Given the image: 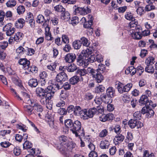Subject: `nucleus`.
<instances>
[{
    "label": "nucleus",
    "mask_w": 157,
    "mask_h": 157,
    "mask_svg": "<svg viewBox=\"0 0 157 157\" xmlns=\"http://www.w3.org/2000/svg\"><path fill=\"white\" fill-rule=\"evenodd\" d=\"M36 94L37 97L40 98V101L42 105L46 104V107L50 110L52 105L47 104V102L51 99L55 92L53 86H49L44 90L41 87H37L36 90Z\"/></svg>",
    "instance_id": "f257e3e1"
},
{
    "label": "nucleus",
    "mask_w": 157,
    "mask_h": 157,
    "mask_svg": "<svg viewBox=\"0 0 157 157\" xmlns=\"http://www.w3.org/2000/svg\"><path fill=\"white\" fill-rule=\"evenodd\" d=\"M22 95H23V101L27 104L32 106L34 109L37 112L41 113L43 110L42 106L39 104L36 101L33 100L31 99L30 95L26 93L23 92Z\"/></svg>",
    "instance_id": "f03ea898"
},
{
    "label": "nucleus",
    "mask_w": 157,
    "mask_h": 157,
    "mask_svg": "<svg viewBox=\"0 0 157 157\" xmlns=\"http://www.w3.org/2000/svg\"><path fill=\"white\" fill-rule=\"evenodd\" d=\"M81 123L80 121L76 120L74 122L71 131L76 137H78L79 135L82 137L84 136L85 132L83 128L81 129Z\"/></svg>",
    "instance_id": "7ed1b4c3"
},
{
    "label": "nucleus",
    "mask_w": 157,
    "mask_h": 157,
    "mask_svg": "<svg viewBox=\"0 0 157 157\" xmlns=\"http://www.w3.org/2000/svg\"><path fill=\"white\" fill-rule=\"evenodd\" d=\"M116 86L120 94H122L124 92L129 91L132 87V85L131 83H128L124 85L122 83L118 82L116 83Z\"/></svg>",
    "instance_id": "20e7f679"
},
{
    "label": "nucleus",
    "mask_w": 157,
    "mask_h": 157,
    "mask_svg": "<svg viewBox=\"0 0 157 157\" xmlns=\"http://www.w3.org/2000/svg\"><path fill=\"white\" fill-rule=\"evenodd\" d=\"M72 147V146L71 145L65 146L61 145V144L60 145V146H58V147H59V149L60 152L66 156L69 155L70 152H71L72 151L73 148Z\"/></svg>",
    "instance_id": "39448f33"
},
{
    "label": "nucleus",
    "mask_w": 157,
    "mask_h": 157,
    "mask_svg": "<svg viewBox=\"0 0 157 157\" xmlns=\"http://www.w3.org/2000/svg\"><path fill=\"white\" fill-rule=\"evenodd\" d=\"M128 125L131 128H133L136 127L138 128L143 126V124L141 122L133 119H131L128 121Z\"/></svg>",
    "instance_id": "423d86ee"
},
{
    "label": "nucleus",
    "mask_w": 157,
    "mask_h": 157,
    "mask_svg": "<svg viewBox=\"0 0 157 157\" xmlns=\"http://www.w3.org/2000/svg\"><path fill=\"white\" fill-rule=\"evenodd\" d=\"M138 22L136 20H135L131 21L129 24V27L130 28L129 33L133 31H136L139 30L138 26L137 25Z\"/></svg>",
    "instance_id": "0eeeda50"
},
{
    "label": "nucleus",
    "mask_w": 157,
    "mask_h": 157,
    "mask_svg": "<svg viewBox=\"0 0 157 157\" xmlns=\"http://www.w3.org/2000/svg\"><path fill=\"white\" fill-rule=\"evenodd\" d=\"M18 63L20 65H22L23 68L25 70L29 68V66L30 64V61L25 58L19 59Z\"/></svg>",
    "instance_id": "6e6552de"
},
{
    "label": "nucleus",
    "mask_w": 157,
    "mask_h": 157,
    "mask_svg": "<svg viewBox=\"0 0 157 157\" xmlns=\"http://www.w3.org/2000/svg\"><path fill=\"white\" fill-rule=\"evenodd\" d=\"M76 58V56L74 53H69L66 55L65 57L66 62L71 63L74 62Z\"/></svg>",
    "instance_id": "1a4fd4ad"
},
{
    "label": "nucleus",
    "mask_w": 157,
    "mask_h": 157,
    "mask_svg": "<svg viewBox=\"0 0 157 157\" xmlns=\"http://www.w3.org/2000/svg\"><path fill=\"white\" fill-rule=\"evenodd\" d=\"M56 79L57 82L65 81L67 79V76L66 74L63 72L59 73L56 75Z\"/></svg>",
    "instance_id": "9d476101"
},
{
    "label": "nucleus",
    "mask_w": 157,
    "mask_h": 157,
    "mask_svg": "<svg viewBox=\"0 0 157 157\" xmlns=\"http://www.w3.org/2000/svg\"><path fill=\"white\" fill-rule=\"evenodd\" d=\"M124 139V136L120 133L117 134L113 139L114 144L116 145H118L123 142Z\"/></svg>",
    "instance_id": "9b49d317"
},
{
    "label": "nucleus",
    "mask_w": 157,
    "mask_h": 157,
    "mask_svg": "<svg viewBox=\"0 0 157 157\" xmlns=\"http://www.w3.org/2000/svg\"><path fill=\"white\" fill-rule=\"evenodd\" d=\"M113 115L112 113H109L106 115H103L99 117L100 120L102 122L113 120Z\"/></svg>",
    "instance_id": "f8f14e48"
},
{
    "label": "nucleus",
    "mask_w": 157,
    "mask_h": 157,
    "mask_svg": "<svg viewBox=\"0 0 157 157\" xmlns=\"http://www.w3.org/2000/svg\"><path fill=\"white\" fill-rule=\"evenodd\" d=\"M101 101L105 103L108 104L111 103L112 101V98L105 94H103L101 96Z\"/></svg>",
    "instance_id": "ddd939ff"
},
{
    "label": "nucleus",
    "mask_w": 157,
    "mask_h": 157,
    "mask_svg": "<svg viewBox=\"0 0 157 157\" xmlns=\"http://www.w3.org/2000/svg\"><path fill=\"white\" fill-rule=\"evenodd\" d=\"M129 34L131 35L133 38L136 39H140L142 36L141 33L137 31H133L132 30V32H130Z\"/></svg>",
    "instance_id": "4468645a"
},
{
    "label": "nucleus",
    "mask_w": 157,
    "mask_h": 157,
    "mask_svg": "<svg viewBox=\"0 0 157 157\" xmlns=\"http://www.w3.org/2000/svg\"><path fill=\"white\" fill-rule=\"evenodd\" d=\"M139 103L141 105H145L149 102V99L148 97L146 95H143L141 97L139 100Z\"/></svg>",
    "instance_id": "2eb2a0df"
},
{
    "label": "nucleus",
    "mask_w": 157,
    "mask_h": 157,
    "mask_svg": "<svg viewBox=\"0 0 157 157\" xmlns=\"http://www.w3.org/2000/svg\"><path fill=\"white\" fill-rule=\"evenodd\" d=\"M25 21L22 18H20L16 21L15 26L17 28L21 29L25 25Z\"/></svg>",
    "instance_id": "dca6fc26"
},
{
    "label": "nucleus",
    "mask_w": 157,
    "mask_h": 157,
    "mask_svg": "<svg viewBox=\"0 0 157 157\" xmlns=\"http://www.w3.org/2000/svg\"><path fill=\"white\" fill-rule=\"evenodd\" d=\"M24 108L25 111L29 115H31L33 113V108L32 107V106L30 105H24Z\"/></svg>",
    "instance_id": "f3484780"
},
{
    "label": "nucleus",
    "mask_w": 157,
    "mask_h": 157,
    "mask_svg": "<svg viewBox=\"0 0 157 157\" xmlns=\"http://www.w3.org/2000/svg\"><path fill=\"white\" fill-rule=\"evenodd\" d=\"M87 113L88 119L91 118L97 113V110L94 107L88 110H87Z\"/></svg>",
    "instance_id": "a211bd4d"
},
{
    "label": "nucleus",
    "mask_w": 157,
    "mask_h": 157,
    "mask_svg": "<svg viewBox=\"0 0 157 157\" xmlns=\"http://www.w3.org/2000/svg\"><path fill=\"white\" fill-rule=\"evenodd\" d=\"M101 72L99 73L97 71L96 74L94 76L93 78H95L98 83H100L103 80L104 77L101 74Z\"/></svg>",
    "instance_id": "6ab92c4d"
},
{
    "label": "nucleus",
    "mask_w": 157,
    "mask_h": 157,
    "mask_svg": "<svg viewBox=\"0 0 157 157\" xmlns=\"http://www.w3.org/2000/svg\"><path fill=\"white\" fill-rule=\"evenodd\" d=\"M29 85L32 87H35L38 84V82L37 79L32 78L30 79L28 82Z\"/></svg>",
    "instance_id": "aec40b11"
},
{
    "label": "nucleus",
    "mask_w": 157,
    "mask_h": 157,
    "mask_svg": "<svg viewBox=\"0 0 157 157\" xmlns=\"http://www.w3.org/2000/svg\"><path fill=\"white\" fill-rule=\"evenodd\" d=\"M36 21L39 24H43V25H44L46 21L44 19V17L41 14H39L36 18Z\"/></svg>",
    "instance_id": "412c9836"
},
{
    "label": "nucleus",
    "mask_w": 157,
    "mask_h": 157,
    "mask_svg": "<svg viewBox=\"0 0 157 157\" xmlns=\"http://www.w3.org/2000/svg\"><path fill=\"white\" fill-rule=\"evenodd\" d=\"M85 10L83 8L78 7L75 10L74 12L75 13V14L84 15L86 14V12L84 11Z\"/></svg>",
    "instance_id": "4be33fe9"
},
{
    "label": "nucleus",
    "mask_w": 157,
    "mask_h": 157,
    "mask_svg": "<svg viewBox=\"0 0 157 157\" xmlns=\"http://www.w3.org/2000/svg\"><path fill=\"white\" fill-rule=\"evenodd\" d=\"M80 40L81 44H82L84 46L88 47L90 44V41L88 40L87 38L84 37H82L80 38Z\"/></svg>",
    "instance_id": "5701e85b"
},
{
    "label": "nucleus",
    "mask_w": 157,
    "mask_h": 157,
    "mask_svg": "<svg viewBox=\"0 0 157 157\" xmlns=\"http://www.w3.org/2000/svg\"><path fill=\"white\" fill-rule=\"evenodd\" d=\"M106 93L107 96L112 98L115 94V90L112 87H109L106 90Z\"/></svg>",
    "instance_id": "b1692460"
},
{
    "label": "nucleus",
    "mask_w": 157,
    "mask_h": 157,
    "mask_svg": "<svg viewBox=\"0 0 157 157\" xmlns=\"http://www.w3.org/2000/svg\"><path fill=\"white\" fill-rule=\"evenodd\" d=\"M109 145V141L106 140L101 141L100 144V147L103 149L108 148Z\"/></svg>",
    "instance_id": "393cba45"
},
{
    "label": "nucleus",
    "mask_w": 157,
    "mask_h": 157,
    "mask_svg": "<svg viewBox=\"0 0 157 157\" xmlns=\"http://www.w3.org/2000/svg\"><path fill=\"white\" fill-rule=\"evenodd\" d=\"M73 121L70 119L66 120L64 121L65 126L67 128H70L71 131L73 127Z\"/></svg>",
    "instance_id": "a878e982"
},
{
    "label": "nucleus",
    "mask_w": 157,
    "mask_h": 157,
    "mask_svg": "<svg viewBox=\"0 0 157 157\" xmlns=\"http://www.w3.org/2000/svg\"><path fill=\"white\" fill-rule=\"evenodd\" d=\"M87 113V109H85L82 110V111L81 112L79 116L83 120H86L88 119V117Z\"/></svg>",
    "instance_id": "bb28decb"
},
{
    "label": "nucleus",
    "mask_w": 157,
    "mask_h": 157,
    "mask_svg": "<svg viewBox=\"0 0 157 157\" xmlns=\"http://www.w3.org/2000/svg\"><path fill=\"white\" fill-rule=\"evenodd\" d=\"M61 18L63 20H67L70 18V14L67 11L62 12L61 14Z\"/></svg>",
    "instance_id": "cd10ccee"
},
{
    "label": "nucleus",
    "mask_w": 157,
    "mask_h": 157,
    "mask_svg": "<svg viewBox=\"0 0 157 157\" xmlns=\"http://www.w3.org/2000/svg\"><path fill=\"white\" fill-rule=\"evenodd\" d=\"M25 47L23 48L22 46H20L16 50V52L18 55L21 56L25 54Z\"/></svg>",
    "instance_id": "c85d7f7f"
},
{
    "label": "nucleus",
    "mask_w": 157,
    "mask_h": 157,
    "mask_svg": "<svg viewBox=\"0 0 157 157\" xmlns=\"http://www.w3.org/2000/svg\"><path fill=\"white\" fill-rule=\"evenodd\" d=\"M55 114V112H52L51 111H48L47 114L46 115V119L47 120V121L54 120V116Z\"/></svg>",
    "instance_id": "c756f323"
},
{
    "label": "nucleus",
    "mask_w": 157,
    "mask_h": 157,
    "mask_svg": "<svg viewBox=\"0 0 157 157\" xmlns=\"http://www.w3.org/2000/svg\"><path fill=\"white\" fill-rule=\"evenodd\" d=\"M89 17L90 18V19L83 24V26L85 28H90L92 25L93 18L91 15H89Z\"/></svg>",
    "instance_id": "7c9ffc66"
},
{
    "label": "nucleus",
    "mask_w": 157,
    "mask_h": 157,
    "mask_svg": "<svg viewBox=\"0 0 157 157\" xmlns=\"http://www.w3.org/2000/svg\"><path fill=\"white\" fill-rule=\"evenodd\" d=\"M81 108L78 106H76L75 107L74 110V113L75 115L79 116L81 112L82 111Z\"/></svg>",
    "instance_id": "2f4dec72"
},
{
    "label": "nucleus",
    "mask_w": 157,
    "mask_h": 157,
    "mask_svg": "<svg viewBox=\"0 0 157 157\" xmlns=\"http://www.w3.org/2000/svg\"><path fill=\"white\" fill-rule=\"evenodd\" d=\"M145 71L149 73H153L154 71V67L152 65L146 64Z\"/></svg>",
    "instance_id": "473e14b6"
},
{
    "label": "nucleus",
    "mask_w": 157,
    "mask_h": 157,
    "mask_svg": "<svg viewBox=\"0 0 157 157\" xmlns=\"http://www.w3.org/2000/svg\"><path fill=\"white\" fill-rule=\"evenodd\" d=\"M155 62V59L152 56H149L147 58L145 61L146 64L152 65Z\"/></svg>",
    "instance_id": "72a5a7b5"
},
{
    "label": "nucleus",
    "mask_w": 157,
    "mask_h": 157,
    "mask_svg": "<svg viewBox=\"0 0 157 157\" xmlns=\"http://www.w3.org/2000/svg\"><path fill=\"white\" fill-rule=\"evenodd\" d=\"M17 4L15 0H9L6 3V5L8 7H13L15 6Z\"/></svg>",
    "instance_id": "f704fd0d"
},
{
    "label": "nucleus",
    "mask_w": 157,
    "mask_h": 157,
    "mask_svg": "<svg viewBox=\"0 0 157 157\" xmlns=\"http://www.w3.org/2000/svg\"><path fill=\"white\" fill-rule=\"evenodd\" d=\"M73 46L75 49H79L82 46L81 42L79 40H75L73 43Z\"/></svg>",
    "instance_id": "c9c22d12"
},
{
    "label": "nucleus",
    "mask_w": 157,
    "mask_h": 157,
    "mask_svg": "<svg viewBox=\"0 0 157 157\" xmlns=\"http://www.w3.org/2000/svg\"><path fill=\"white\" fill-rule=\"evenodd\" d=\"M68 96V93L65 91L62 90L60 95L59 96V98L60 99L62 100H63L67 98Z\"/></svg>",
    "instance_id": "e433bc0d"
},
{
    "label": "nucleus",
    "mask_w": 157,
    "mask_h": 157,
    "mask_svg": "<svg viewBox=\"0 0 157 157\" xmlns=\"http://www.w3.org/2000/svg\"><path fill=\"white\" fill-rule=\"evenodd\" d=\"M23 35L21 32H17L15 34L14 37V40L16 41H19L21 40Z\"/></svg>",
    "instance_id": "4c0bfd02"
},
{
    "label": "nucleus",
    "mask_w": 157,
    "mask_h": 157,
    "mask_svg": "<svg viewBox=\"0 0 157 157\" xmlns=\"http://www.w3.org/2000/svg\"><path fill=\"white\" fill-rule=\"evenodd\" d=\"M79 80V77L77 76H75L70 79V82L72 85H75L78 82Z\"/></svg>",
    "instance_id": "58836bf2"
},
{
    "label": "nucleus",
    "mask_w": 157,
    "mask_h": 157,
    "mask_svg": "<svg viewBox=\"0 0 157 157\" xmlns=\"http://www.w3.org/2000/svg\"><path fill=\"white\" fill-rule=\"evenodd\" d=\"M25 55L29 56L33 55L35 52L33 49L29 48L26 47H25Z\"/></svg>",
    "instance_id": "ea45409f"
},
{
    "label": "nucleus",
    "mask_w": 157,
    "mask_h": 157,
    "mask_svg": "<svg viewBox=\"0 0 157 157\" xmlns=\"http://www.w3.org/2000/svg\"><path fill=\"white\" fill-rule=\"evenodd\" d=\"M32 146V144L29 141H25L23 144V147L26 149H30Z\"/></svg>",
    "instance_id": "a19ab883"
},
{
    "label": "nucleus",
    "mask_w": 157,
    "mask_h": 157,
    "mask_svg": "<svg viewBox=\"0 0 157 157\" xmlns=\"http://www.w3.org/2000/svg\"><path fill=\"white\" fill-rule=\"evenodd\" d=\"M78 22V18L77 17L75 16L72 18L70 23L72 24L73 25L75 26L77 24Z\"/></svg>",
    "instance_id": "79ce46f5"
},
{
    "label": "nucleus",
    "mask_w": 157,
    "mask_h": 157,
    "mask_svg": "<svg viewBox=\"0 0 157 157\" xmlns=\"http://www.w3.org/2000/svg\"><path fill=\"white\" fill-rule=\"evenodd\" d=\"M141 113L140 111H136L133 114V119L138 121L141 117Z\"/></svg>",
    "instance_id": "37998d69"
},
{
    "label": "nucleus",
    "mask_w": 157,
    "mask_h": 157,
    "mask_svg": "<svg viewBox=\"0 0 157 157\" xmlns=\"http://www.w3.org/2000/svg\"><path fill=\"white\" fill-rule=\"evenodd\" d=\"M86 71L87 74H90V75H92L93 77V76L95 75L96 74L97 71L94 69L92 68L89 67L87 68L86 70Z\"/></svg>",
    "instance_id": "c03bdc74"
},
{
    "label": "nucleus",
    "mask_w": 157,
    "mask_h": 157,
    "mask_svg": "<svg viewBox=\"0 0 157 157\" xmlns=\"http://www.w3.org/2000/svg\"><path fill=\"white\" fill-rule=\"evenodd\" d=\"M76 66L74 64H72L68 66L67 69V71L68 72H73L76 70Z\"/></svg>",
    "instance_id": "a18cd8bd"
},
{
    "label": "nucleus",
    "mask_w": 157,
    "mask_h": 157,
    "mask_svg": "<svg viewBox=\"0 0 157 157\" xmlns=\"http://www.w3.org/2000/svg\"><path fill=\"white\" fill-rule=\"evenodd\" d=\"M54 10L57 12H62L65 11V9L62 6L60 5H57L54 7Z\"/></svg>",
    "instance_id": "49530a36"
},
{
    "label": "nucleus",
    "mask_w": 157,
    "mask_h": 157,
    "mask_svg": "<svg viewBox=\"0 0 157 157\" xmlns=\"http://www.w3.org/2000/svg\"><path fill=\"white\" fill-rule=\"evenodd\" d=\"M13 82L16 85L19 86H21V80L19 78L16 77H13L12 78Z\"/></svg>",
    "instance_id": "de8ad7c7"
},
{
    "label": "nucleus",
    "mask_w": 157,
    "mask_h": 157,
    "mask_svg": "<svg viewBox=\"0 0 157 157\" xmlns=\"http://www.w3.org/2000/svg\"><path fill=\"white\" fill-rule=\"evenodd\" d=\"M17 12L19 14H21L23 13L25 10L24 6H19L17 9Z\"/></svg>",
    "instance_id": "09e8293b"
},
{
    "label": "nucleus",
    "mask_w": 157,
    "mask_h": 157,
    "mask_svg": "<svg viewBox=\"0 0 157 157\" xmlns=\"http://www.w3.org/2000/svg\"><path fill=\"white\" fill-rule=\"evenodd\" d=\"M125 18L128 20L133 21L135 20L131 13L127 12L125 15Z\"/></svg>",
    "instance_id": "8fccbe9b"
},
{
    "label": "nucleus",
    "mask_w": 157,
    "mask_h": 157,
    "mask_svg": "<svg viewBox=\"0 0 157 157\" xmlns=\"http://www.w3.org/2000/svg\"><path fill=\"white\" fill-rule=\"evenodd\" d=\"M105 70V66L103 64H100L99 65L98 67V69H97V71L99 73L102 72H104Z\"/></svg>",
    "instance_id": "3c124183"
},
{
    "label": "nucleus",
    "mask_w": 157,
    "mask_h": 157,
    "mask_svg": "<svg viewBox=\"0 0 157 157\" xmlns=\"http://www.w3.org/2000/svg\"><path fill=\"white\" fill-rule=\"evenodd\" d=\"M62 41L65 44H67L69 43V39L68 37L66 35H63L62 37Z\"/></svg>",
    "instance_id": "603ef678"
},
{
    "label": "nucleus",
    "mask_w": 157,
    "mask_h": 157,
    "mask_svg": "<svg viewBox=\"0 0 157 157\" xmlns=\"http://www.w3.org/2000/svg\"><path fill=\"white\" fill-rule=\"evenodd\" d=\"M30 26L32 29H35V21L34 19H30L28 20Z\"/></svg>",
    "instance_id": "864d4df0"
},
{
    "label": "nucleus",
    "mask_w": 157,
    "mask_h": 157,
    "mask_svg": "<svg viewBox=\"0 0 157 157\" xmlns=\"http://www.w3.org/2000/svg\"><path fill=\"white\" fill-rule=\"evenodd\" d=\"M144 25L146 28L147 29H151L154 26L153 22L151 21H148L145 23Z\"/></svg>",
    "instance_id": "5fc2aeb1"
},
{
    "label": "nucleus",
    "mask_w": 157,
    "mask_h": 157,
    "mask_svg": "<svg viewBox=\"0 0 157 157\" xmlns=\"http://www.w3.org/2000/svg\"><path fill=\"white\" fill-rule=\"evenodd\" d=\"M94 98V95L92 93H87L86 94L85 96V99L86 100H89L92 99Z\"/></svg>",
    "instance_id": "6e6d98bb"
},
{
    "label": "nucleus",
    "mask_w": 157,
    "mask_h": 157,
    "mask_svg": "<svg viewBox=\"0 0 157 157\" xmlns=\"http://www.w3.org/2000/svg\"><path fill=\"white\" fill-rule=\"evenodd\" d=\"M26 70L28 71L29 72L33 73L36 72L37 71V68L35 66H32L30 67L29 66V68L27 69Z\"/></svg>",
    "instance_id": "4d7b16f0"
},
{
    "label": "nucleus",
    "mask_w": 157,
    "mask_h": 157,
    "mask_svg": "<svg viewBox=\"0 0 157 157\" xmlns=\"http://www.w3.org/2000/svg\"><path fill=\"white\" fill-rule=\"evenodd\" d=\"M77 72L81 76H84L87 74L86 70L84 69H79Z\"/></svg>",
    "instance_id": "13d9d810"
},
{
    "label": "nucleus",
    "mask_w": 157,
    "mask_h": 157,
    "mask_svg": "<svg viewBox=\"0 0 157 157\" xmlns=\"http://www.w3.org/2000/svg\"><path fill=\"white\" fill-rule=\"evenodd\" d=\"M15 31V29L14 27H12L8 30L6 31V34L8 36H10L13 34Z\"/></svg>",
    "instance_id": "bf43d9fd"
},
{
    "label": "nucleus",
    "mask_w": 157,
    "mask_h": 157,
    "mask_svg": "<svg viewBox=\"0 0 157 157\" xmlns=\"http://www.w3.org/2000/svg\"><path fill=\"white\" fill-rule=\"evenodd\" d=\"M56 63H52L50 65L47 66V68L51 71H53L56 68Z\"/></svg>",
    "instance_id": "052dcab7"
},
{
    "label": "nucleus",
    "mask_w": 157,
    "mask_h": 157,
    "mask_svg": "<svg viewBox=\"0 0 157 157\" xmlns=\"http://www.w3.org/2000/svg\"><path fill=\"white\" fill-rule=\"evenodd\" d=\"M16 127L17 128L21 130L24 132H25L27 129V127L24 125H21L19 124H17Z\"/></svg>",
    "instance_id": "680f3d73"
},
{
    "label": "nucleus",
    "mask_w": 157,
    "mask_h": 157,
    "mask_svg": "<svg viewBox=\"0 0 157 157\" xmlns=\"http://www.w3.org/2000/svg\"><path fill=\"white\" fill-rule=\"evenodd\" d=\"M58 113L60 115H64L67 114V111L64 108H60L58 110Z\"/></svg>",
    "instance_id": "e2e57ef3"
},
{
    "label": "nucleus",
    "mask_w": 157,
    "mask_h": 157,
    "mask_svg": "<svg viewBox=\"0 0 157 157\" xmlns=\"http://www.w3.org/2000/svg\"><path fill=\"white\" fill-rule=\"evenodd\" d=\"M108 131L106 129L102 130L99 134V136L100 137H104L107 136Z\"/></svg>",
    "instance_id": "0e129e2a"
},
{
    "label": "nucleus",
    "mask_w": 157,
    "mask_h": 157,
    "mask_svg": "<svg viewBox=\"0 0 157 157\" xmlns=\"http://www.w3.org/2000/svg\"><path fill=\"white\" fill-rule=\"evenodd\" d=\"M11 132L10 130H2L0 132V135L3 136H4L6 135L10 134Z\"/></svg>",
    "instance_id": "69168bd1"
},
{
    "label": "nucleus",
    "mask_w": 157,
    "mask_h": 157,
    "mask_svg": "<svg viewBox=\"0 0 157 157\" xmlns=\"http://www.w3.org/2000/svg\"><path fill=\"white\" fill-rule=\"evenodd\" d=\"M117 150L116 147L115 146H113L111 147L109 149V152L110 154L111 155H114Z\"/></svg>",
    "instance_id": "338daca9"
},
{
    "label": "nucleus",
    "mask_w": 157,
    "mask_h": 157,
    "mask_svg": "<svg viewBox=\"0 0 157 157\" xmlns=\"http://www.w3.org/2000/svg\"><path fill=\"white\" fill-rule=\"evenodd\" d=\"M12 24L11 23H8L3 27V30L4 31L8 30L9 29H10V28H11L12 27Z\"/></svg>",
    "instance_id": "774afa93"
}]
</instances>
